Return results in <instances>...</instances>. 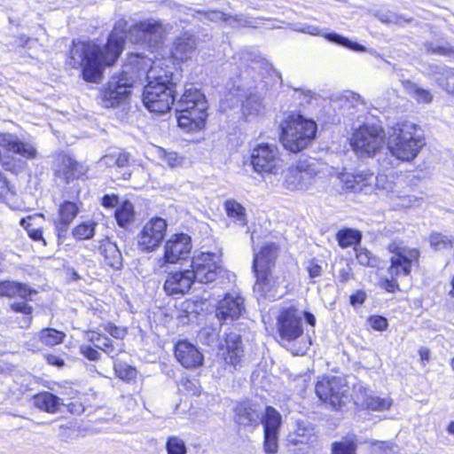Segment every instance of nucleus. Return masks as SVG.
Listing matches in <instances>:
<instances>
[{
	"instance_id": "obj_1",
	"label": "nucleus",
	"mask_w": 454,
	"mask_h": 454,
	"mask_svg": "<svg viewBox=\"0 0 454 454\" xmlns=\"http://www.w3.org/2000/svg\"><path fill=\"white\" fill-rule=\"evenodd\" d=\"M129 30L128 21L121 19L115 22L104 46L90 41H73L68 65L74 68L81 67L85 81L98 82L104 68L114 65L121 53L125 39H129Z\"/></svg>"
},
{
	"instance_id": "obj_2",
	"label": "nucleus",
	"mask_w": 454,
	"mask_h": 454,
	"mask_svg": "<svg viewBox=\"0 0 454 454\" xmlns=\"http://www.w3.org/2000/svg\"><path fill=\"white\" fill-rule=\"evenodd\" d=\"M262 63L252 59L250 64L239 67V74L231 78L227 84L229 95L242 102L241 114L246 121H252L264 114L265 105L259 92H253L262 83L257 69Z\"/></svg>"
},
{
	"instance_id": "obj_3",
	"label": "nucleus",
	"mask_w": 454,
	"mask_h": 454,
	"mask_svg": "<svg viewBox=\"0 0 454 454\" xmlns=\"http://www.w3.org/2000/svg\"><path fill=\"white\" fill-rule=\"evenodd\" d=\"M424 145L417 125L408 121L397 123L388 132L387 141L391 159L379 160L385 168L396 166L399 161H411L416 158Z\"/></svg>"
},
{
	"instance_id": "obj_4",
	"label": "nucleus",
	"mask_w": 454,
	"mask_h": 454,
	"mask_svg": "<svg viewBox=\"0 0 454 454\" xmlns=\"http://www.w3.org/2000/svg\"><path fill=\"white\" fill-rule=\"evenodd\" d=\"M278 247L275 243L263 246L254 254L253 270L256 277L254 292L258 299L274 301L280 297L278 293V278L273 276L271 269L275 266Z\"/></svg>"
},
{
	"instance_id": "obj_5",
	"label": "nucleus",
	"mask_w": 454,
	"mask_h": 454,
	"mask_svg": "<svg viewBox=\"0 0 454 454\" xmlns=\"http://www.w3.org/2000/svg\"><path fill=\"white\" fill-rule=\"evenodd\" d=\"M178 126L187 131L201 129L207 117V101L197 88H185L179 99L175 100Z\"/></svg>"
},
{
	"instance_id": "obj_6",
	"label": "nucleus",
	"mask_w": 454,
	"mask_h": 454,
	"mask_svg": "<svg viewBox=\"0 0 454 454\" xmlns=\"http://www.w3.org/2000/svg\"><path fill=\"white\" fill-rule=\"evenodd\" d=\"M278 332L284 344L294 355H303L311 344L303 336L301 313L295 308L283 309L278 317Z\"/></svg>"
},
{
	"instance_id": "obj_7",
	"label": "nucleus",
	"mask_w": 454,
	"mask_h": 454,
	"mask_svg": "<svg viewBox=\"0 0 454 454\" xmlns=\"http://www.w3.org/2000/svg\"><path fill=\"white\" fill-rule=\"evenodd\" d=\"M281 129L284 147L292 153H297L305 149L314 139L317 124L301 115H292L282 123Z\"/></svg>"
},
{
	"instance_id": "obj_8",
	"label": "nucleus",
	"mask_w": 454,
	"mask_h": 454,
	"mask_svg": "<svg viewBox=\"0 0 454 454\" xmlns=\"http://www.w3.org/2000/svg\"><path fill=\"white\" fill-rule=\"evenodd\" d=\"M171 29L172 26L168 23H163L153 18L146 19L129 27V40L134 43L156 49L163 43Z\"/></svg>"
},
{
	"instance_id": "obj_9",
	"label": "nucleus",
	"mask_w": 454,
	"mask_h": 454,
	"mask_svg": "<svg viewBox=\"0 0 454 454\" xmlns=\"http://www.w3.org/2000/svg\"><path fill=\"white\" fill-rule=\"evenodd\" d=\"M220 254L209 252H202L194 256L192 262V270H190L194 282L223 284L226 272L220 265Z\"/></svg>"
},
{
	"instance_id": "obj_10",
	"label": "nucleus",
	"mask_w": 454,
	"mask_h": 454,
	"mask_svg": "<svg viewBox=\"0 0 454 454\" xmlns=\"http://www.w3.org/2000/svg\"><path fill=\"white\" fill-rule=\"evenodd\" d=\"M137 76L131 66H125L121 73L111 77L106 87L101 93L102 104L105 107H114L124 102Z\"/></svg>"
},
{
	"instance_id": "obj_11",
	"label": "nucleus",
	"mask_w": 454,
	"mask_h": 454,
	"mask_svg": "<svg viewBox=\"0 0 454 454\" xmlns=\"http://www.w3.org/2000/svg\"><path fill=\"white\" fill-rule=\"evenodd\" d=\"M315 390L323 403L335 410H340L349 400V388L340 377L322 378L316 384Z\"/></svg>"
},
{
	"instance_id": "obj_12",
	"label": "nucleus",
	"mask_w": 454,
	"mask_h": 454,
	"mask_svg": "<svg viewBox=\"0 0 454 454\" xmlns=\"http://www.w3.org/2000/svg\"><path fill=\"white\" fill-rule=\"evenodd\" d=\"M384 138L385 133L380 126L364 124L354 132L351 145L361 156H372L381 148Z\"/></svg>"
},
{
	"instance_id": "obj_13",
	"label": "nucleus",
	"mask_w": 454,
	"mask_h": 454,
	"mask_svg": "<svg viewBox=\"0 0 454 454\" xmlns=\"http://www.w3.org/2000/svg\"><path fill=\"white\" fill-rule=\"evenodd\" d=\"M384 175L374 176L369 170H359L355 173H344L340 176L343 190L353 192L370 193L374 189H387Z\"/></svg>"
},
{
	"instance_id": "obj_14",
	"label": "nucleus",
	"mask_w": 454,
	"mask_h": 454,
	"mask_svg": "<svg viewBox=\"0 0 454 454\" xmlns=\"http://www.w3.org/2000/svg\"><path fill=\"white\" fill-rule=\"evenodd\" d=\"M246 313L245 298L237 292L225 294L215 308V316L220 325H234Z\"/></svg>"
},
{
	"instance_id": "obj_15",
	"label": "nucleus",
	"mask_w": 454,
	"mask_h": 454,
	"mask_svg": "<svg viewBox=\"0 0 454 454\" xmlns=\"http://www.w3.org/2000/svg\"><path fill=\"white\" fill-rule=\"evenodd\" d=\"M251 164L255 172L275 174L281 167V159L277 145L261 143L251 153Z\"/></svg>"
},
{
	"instance_id": "obj_16",
	"label": "nucleus",
	"mask_w": 454,
	"mask_h": 454,
	"mask_svg": "<svg viewBox=\"0 0 454 454\" xmlns=\"http://www.w3.org/2000/svg\"><path fill=\"white\" fill-rule=\"evenodd\" d=\"M390 253L393 254L388 268V273L393 278L407 277L411 270V264L417 262L419 252L415 248L401 247L395 242H392L387 247Z\"/></svg>"
},
{
	"instance_id": "obj_17",
	"label": "nucleus",
	"mask_w": 454,
	"mask_h": 454,
	"mask_svg": "<svg viewBox=\"0 0 454 454\" xmlns=\"http://www.w3.org/2000/svg\"><path fill=\"white\" fill-rule=\"evenodd\" d=\"M177 90L146 84L142 99L145 106L152 113L164 114L170 110L176 100Z\"/></svg>"
},
{
	"instance_id": "obj_18",
	"label": "nucleus",
	"mask_w": 454,
	"mask_h": 454,
	"mask_svg": "<svg viewBox=\"0 0 454 454\" xmlns=\"http://www.w3.org/2000/svg\"><path fill=\"white\" fill-rule=\"evenodd\" d=\"M168 62L170 63L166 59L153 62L146 73L147 84L177 90L180 73L173 64Z\"/></svg>"
},
{
	"instance_id": "obj_19",
	"label": "nucleus",
	"mask_w": 454,
	"mask_h": 454,
	"mask_svg": "<svg viewBox=\"0 0 454 454\" xmlns=\"http://www.w3.org/2000/svg\"><path fill=\"white\" fill-rule=\"evenodd\" d=\"M167 230V223L160 217L148 221L137 235V246L143 252L154 251L162 242Z\"/></svg>"
},
{
	"instance_id": "obj_20",
	"label": "nucleus",
	"mask_w": 454,
	"mask_h": 454,
	"mask_svg": "<svg viewBox=\"0 0 454 454\" xmlns=\"http://www.w3.org/2000/svg\"><path fill=\"white\" fill-rule=\"evenodd\" d=\"M316 175V169L311 164L306 160L300 161L286 170L284 184L291 191L307 190L314 184Z\"/></svg>"
},
{
	"instance_id": "obj_21",
	"label": "nucleus",
	"mask_w": 454,
	"mask_h": 454,
	"mask_svg": "<svg viewBox=\"0 0 454 454\" xmlns=\"http://www.w3.org/2000/svg\"><path fill=\"white\" fill-rule=\"evenodd\" d=\"M55 177L67 184L79 179L87 172V168L67 154H59L51 167Z\"/></svg>"
},
{
	"instance_id": "obj_22",
	"label": "nucleus",
	"mask_w": 454,
	"mask_h": 454,
	"mask_svg": "<svg viewBox=\"0 0 454 454\" xmlns=\"http://www.w3.org/2000/svg\"><path fill=\"white\" fill-rule=\"evenodd\" d=\"M192 251V239L188 234L173 235L164 247V260L168 263H176L189 257Z\"/></svg>"
},
{
	"instance_id": "obj_23",
	"label": "nucleus",
	"mask_w": 454,
	"mask_h": 454,
	"mask_svg": "<svg viewBox=\"0 0 454 454\" xmlns=\"http://www.w3.org/2000/svg\"><path fill=\"white\" fill-rule=\"evenodd\" d=\"M192 277L189 270L170 272L164 282L163 289L168 295L184 294L194 283Z\"/></svg>"
},
{
	"instance_id": "obj_24",
	"label": "nucleus",
	"mask_w": 454,
	"mask_h": 454,
	"mask_svg": "<svg viewBox=\"0 0 454 454\" xmlns=\"http://www.w3.org/2000/svg\"><path fill=\"white\" fill-rule=\"evenodd\" d=\"M225 344L226 355L224 356V363L229 365V372H232L240 364L244 356L241 334L232 330L226 333Z\"/></svg>"
},
{
	"instance_id": "obj_25",
	"label": "nucleus",
	"mask_w": 454,
	"mask_h": 454,
	"mask_svg": "<svg viewBox=\"0 0 454 454\" xmlns=\"http://www.w3.org/2000/svg\"><path fill=\"white\" fill-rule=\"evenodd\" d=\"M175 356L185 368H196L202 364L203 356L199 349L187 341H179L175 347Z\"/></svg>"
},
{
	"instance_id": "obj_26",
	"label": "nucleus",
	"mask_w": 454,
	"mask_h": 454,
	"mask_svg": "<svg viewBox=\"0 0 454 454\" xmlns=\"http://www.w3.org/2000/svg\"><path fill=\"white\" fill-rule=\"evenodd\" d=\"M197 49V39L190 33H184L176 38L171 50L172 57L180 61L190 59L193 57Z\"/></svg>"
},
{
	"instance_id": "obj_27",
	"label": "nucleus",
	"mask_w": 454,
	"mask_h": 454,
	"mask_svg": "<svg viewBox=\"0 0 454 454\" xmlns=\"http://www.w3.org/2000/svg\"><path fill=\"white\" fill-rule=\"evenodd\" d=\"M235 412V420L240 426L254 427L260 423L262 411L253 403H241L237 405Z\"/></svg>"
},
{
	"instance_id": "obj_28",
	"label": "nucleus",
	"mask_w": 454,
	"mask_h": 454,
	"mask_svg": "<svg viewBox=\"0 0 454 454\" xmlns=\"http://www.w3.org/2000/svg\"><path fill=\"white\" fill-rule=\"evenodd\" d=\"M206 20L210 21H224L229 27L232 28L255 27L253 20L244 14L231 15L224 13L221 11H209L204 12Z\"/></svg>"
},
{
	"instance_id": "obj_29",
	"label": "nucleus",
	"mask_w": 454,
	"mask_h": 454,
	"mask_svg": "<svg viewBox=\"0 0 454 454\" xmlns=\"http://www.w3.org/2000/svg\"><path fill=\"white\" fill-rule=\"evenodd\" d=\"M331 105L334 110L352 114L350 110L363 106L364 101L359 94L351 90H345L333 94L331 98Z\"/></svg>"
},
{
	"instance_id": "obj_30",
	"label": "nucleus",
	"mask_w": 454,
	"mask_h": 454,
	"mask_svg": "<svg viewBox=\"0 0 454 454\" xmlns=\"http://www.w3.org/2000/svg\"><path fill=\"white\" fill-rule=\"evenodd\" d=\"M37 292L29 286L15 281L4 280L0 282V295L6 297H20L32 300V295Z\"/></svg>"
},
{
	"instance_id": "obj_31",
	"label": "nucleus",
	"mask_w": 454,
	"mask_h": 454,
	"mask_svg": "<svg viewBox=\"0 0 454 454\" xmlns=\"http://www.w3.org/2000/svg\"><path fill=\"white\" fill-rule=\"evenodd\" d=\"M98 250L104 256L105 262L113 269L119 270L122 266V255L118 246L109 238L99 242Z\"/></svg>"
},
{
	"instance_id": "obj_32",
	"label": "nucleus",
	"mask_w": 454,
	"mask_h": 454,
	"mask_svg": "<svg viewBox=\"0 0 454 454\" xmlns=\"http://www.w3.org/2000/svg\"><path fill=\"white\" fill-rule=\"evenodd\" d=\"M429 71L435 82L445 91L454 96V68L432 65L429 67Z\"/></svg>"
},
{
	"instance_id": "obj_33",
	"label": "nucleus",
	"mask_w": 454,
	"mask_h": 454,
	"mask_svg": "<svg viewBox=\"0 0 454 454\" xmlns=\"http://www.w3.org/2000/svg\"><path fill=\"white\" fill-rule=\"evenodd\" d=\"M90 340L96 348L104 351L111 358L116 357L122 352L121 343L115 342L105 335L93 334Z\"/></svg>"
},
{
	"instance_id": "obj_34",
	"label": "nucleus",
	"mask_w": 454,
	"mask_h": 454,
	"mask_svg": "<svg viewBox=\"0 0 454 454\" xmlns=\"http://www.w3.org/2000/svg\"><path fill=\"white\" fill-rule=\"evenodd\" d=\"M34 405L48 413H55L59 410L60 399L50 392H42L33 398Z\"/></svg>"
},
{
	"instance_id": "obj_35",
	"label": "nucleus",
	"mask_w": 454,
	"mask_h": 454,
	"mask_svg": "<svg viewBox=\"0 0 454 454\" xmlns=\"http://www.w3.org/2000/svg\"><path fill=\"white\" fill-rule=\"evenodd\" d=\"M260 421L263 425L264 433L278 434L281 425V416L274 408L270 406L267 407L264 416H262V414L261 415Z\"/></svg>"
},
{
	"instance_id": "obj_36",
	"label": "nucleus",
	"mask_w": 454,
	"mask_h": 454,
	"mask_svg": "<svg viewBox=\"0 0 454 454\" xmlns=\"http://www.w3.org/2000/svg\"><path fill=\"white\" fill-rule=\"evenodd\" d=\"M114 215L118 225L126 228L135 220L133 204L129 200H125L116 208Z\"/></svg>"
},
{
	"instance_id": "obj_37",
	"label": "nucleus",
	"mask_w": 454,
	"mask_h": 454,
	"mask_svg": "<svg viewBox=\"0 0 454 454\" xmlns=\"http://www.w3.org/2000/svg\"><path fill=\"white\" fill-rule=\"evenodd\" d=\"M227 215L232 218L239 225L246 226L247 223L245 207L235 200H228L224 203Z\"/></svg>"
},
{
	"instance_id": "obj_38",
	"label": "nucleus",
	"mask_w": 454,
	"mask_h": 454,
	"mask_svg": "<svg viewBox=\"0 0 454 454\" xmlns=\"http://www.w3.org/2000/svg\"><path fill=\"white\" fill-rule=\"evenodd\" d=\"M403 87L406 92L418 103L429 104L433 100V95L428 90L419 87L411 81H405Z\"/></svg>"
},
{
	"instance_id": "obj_39",
	"label": "nucleus",
	"mask_w": 454,
	"mask_h": 454,
	"mask_svg": "<svg viewBox=\"0 0 454 454\" xmlns=\"http://www.w3.org/2000/svg\"><path fill=\"white\" fill-rule=\"evenodd\" d=\"M43 218V215H28L26 218H21L20 221V224L27 231L28 236L35 241L43 240L45 244V241L43 238V231L40 228H35V222L39 219Z\"/></svg>"
},
{
	"instance_id": "obj_40",
	"label": "nucleus",
	"mask_w": 454,
	"mask_h": 454,
	"mask_svg": "<svg viewBox=\"0 0 454 454\" xmlns=\"http://www.w3.org/2000/svg\"><path fill=\"white\" fill-rule=\"evenodd\" d=\"M317 436L313 433V428L298 427L293 435L289 436V442L293 444H306L307 448L314 444Z\"/></svg>"
},
{
	"instance_id": "obj_41",
	"label": "nucleus",
	"mask_w": 454,
	"mask_h": 454,
	"mask_svg": "<svg viewBox=\"0 0 454 454\" xmlns=\"http://www.w3.org/2000/svg\"><path fill=\"white\" fill-rule=\"evenodd\" d=\"M102 161L108 167L125 168L129 162V154L123 151H114L102 158Z\"/></svg>"
},
{
	"instance_id": "obj_42",
	"label": "nucleus",
	"mask_w": 454,
	"mask_h": 454,
	"mask_svg": "<svg viewBox=\"0 0 454 454\" xmlns=\"http://www.w3.org/2000/svg\"><path fill=\"white\" fill-rule=\"evenodd\" d=\"M336 239L339 246L342 248H346L359 243L361 240V234L357 231L344 229L338 231Z\"/></svg>"
},
{
	"instance_id": "obj_43",
	"label": "nucleus",
	"mask_w": 454,
	"mask_h": 454,
	"mask_svg": "<svg viewBox=\"0 0 454 454\" xmlns=\"http://www.w3.org/2000/svg\"><path fill=\"white\" fill-rule=\"evenodd\" d=\"M65 336L66 335L63 332L53 328H45L41 330L39 333L40 340L43 344L51 347L61 343Z\"/></svg>"
},
{
	"instance_id": "obj_44",
	"label": "nucleus",
	"mask_w": 454,
	"mask_h": 454,
	"mask_svg": "<svg viewBox=\"0 0 454 454\" xmlns=\"http://www.w3.org/2000/svg\"><path fill=\"white\" fill-rule=\"evenodd\" d=\"M325 37L332 43L341 45L345 48L350 49L355 51H366V48L357 43L350 41L348 38L344 37L337 33H329L325 35Z\"/></svg>"
},
{
	"instance_id": "obj_45",
	"label": "nucleus",
	"mask_w": 454,
	"mask_h": 454,
	"mask_svg": "<svg viewBox=\"0 0 454 454\" xmlns=\"http://www.w3.org/2000/svg\"><path fill=\"white\" fill-rule=\"evenodd\" d=\"M114 370L118 378L122 380L130 381L136 379L137 370L126 363L115 362L114 364Z\"/></svg>"
},
{
	"instance_id": "obj_46",
	"label": "nucleus",
	"mask_w": 454,
	"mask_h": 454,
	"mask_svg": "<svg viewBox=\"0 0 454 454\" xmlns=\"http://www.w3.org/2000/svg\"><path fill=\"white\" fill-rule=\"evenodd\" d=\"M96 226L95 222L82 223L73 230V235L79 240L90 239L94 236Z\"/></svg>"
},
{
	"instance_id": "obj_47",
	"label": "nucleus",
	"mask_w": 454,
	"mask_h": 454,
	"mask_svg": "<svg viewBox=\"0 0 454 454\" xmlns=\"http://www.w3.org/2000/svg\"><path fill=\"white\" fill-rule=\"evenodd\" d=\"M59 219L65 223H72L78 214V207L74 202L64 201L59 209Z\"/></svg>"
},
{
	"instance_id": "obj_48",
	"label": "nucleus",
	"mask_w": 454,
	"mask_h": 454,
	"mask_svg": "<svg viewBox=\"0 0 454 454\" xmlns=\"http://www.w3.org/2000/svg\"><path fill=\"white\" fill-rule=\"evenodd\" d=\"M424 48L427 53L435 54L442 57L451 58L453 48L448 43L436 44L432 42L424 43Z\"/></svg>"
},
{
	"instance_id": "obj_49",
	"label": "nucleus",
	"mask_w": 454,
	"mask_h": 454,
	"mask_svg": "<svg viewBox=\"0 0 454 454\" xmlns=\"http://www.w3.org/2000/svg\"><path fill=\"white\" fill-rule=\"evenodd\" d=\"M356 259L361 265L372 268L379 266V259L369 250L363 247L356 248Z\"/></svg>"
},
{
	"instance_id": "obj_50",
	"label": "nucleus",
	"mask_w": 454,
	"mask_h": 454,
	"mask_svg": "<svg viewBox=\"0 0 454 454\" xmlns=\"http://www.w3.org/2000/svg\"><path fill=\"white\" fill-rule=\"evenodd\" d=\"M430 245L435 250H445L452 247L453 240L442 233H433L429 239Z\"/></svg>"
},
{
	"instance_id": "obj_51",
	"label": "nucleus",
	"mask_w": 454,
	"mask_h": 454,
	"mask_svg": "<svg viewBox=\"0 0 454 454\" xmlns=\"http://www.w3.org/2000/svg\"><path fill=\"white\" fill-rule=\"evenodd\" d=\"M356 447L352 441L335 442L332 444V454H356Z\"/></svg>"
},
{
	"instance_id": "obj_52",
	"label": "nucleus",
	"mask_w": 454,
	"mask_h": 454,
	"mask_svg": "<svg viewBox=\"0 0 454 454\" xmlns=\"http://www.w3.org/2000/svg\"><path fill=\"white\" fill-rule=\"evenodd\" d=\"M166 449L168 454H186L184 442L176 436H171L168 439Z\"/></svg>"
},
{
	"instance_id": "obj_53",
	"label": "nucleus",
	"mask_w": 454,
	"mask_h": 454,
	"mask_svg": "<svg viewBox=\"0 0 454 454\" xmlns=\"http://www.w3.org/2000/svg\"><path fill=\"white\" fill-rule=\"evenodd\" d=\"M367 406L373 411H383L388 410L392 405L390 398H380L378 396L369 397L367 399Z\"/></svg>"
},
{
	"instance_id": "obj_54",
	"label": "nucleus",
	"mask_w": 454,
	"mask_h": 454,
	"mask_svg": "<svg viewBox=\"0 0 454 454\" xmlns=\"http://www.w3.org/2000/svg\"><path fill=\"white\" fill-rule=\"evenodd\" d=\"M263 450L265 454H276L278 450V434L264 433Z\"/></svg>"
},
{
	"instance_id": "obj_55",
	"label": "nucleus",
	"mask_w": 454,
	"mask_h": 454,
	"mask_svg": "<svg viewBox=\"0 0 454 454\" xmlns=\"http://www.w3.org/2000/svg\"><path fill=\"white\" fill-rule=\"evenodd\" d=\"M14 153L20 154L27 159H35L36 156V150L28 143H23L20 139L14 149Z\"/></svg>"
},
{
	"instance_id": "obj_56",
	"label": "nucleus",
	"mask_w": 454,
	"mask_h": 454,
	"mask_svg": "<svg viewBox=\"0 0 454 454\" xmlns=\"http://www.w3.org/2000/svg\"><path fill=\"white\" fill-rule=\"evenodd\" d=\"M11 308L15 312H20L26 316L24 318V324L25 326H28L31 323L32 317H30L32 313V307L29 306L27 303L21 301V302H14L11 305ZM24 327V325H22Z\"/></svg>"
},
{
	"instance_id": "obj_57",
	"label": "nucleus",
	"mask_w": 454,
	"mask_h": 454,
	"mask_svg": "<svg viewBox=\"0 0 454 454\" xmlns=\"http://www.w3.org/2000/svg\"><path fill=\"white\" fill-rule=\"evenodd\" d=\"M19 138L16 135L10 133H0V146L7 151L14 152Z\"/></svg>"
},
{
	"instance_id": "obj_58",
	"label": "nucleus",
	"mask_w": 454,
	"mask_h": 454,
	"mask_svg": "<svg viewBox=\"0 0 454 454\" xmlns=\"http://www.w3.org/2000/svg\"><path fill=\"white\" fill-rule=\"evenodd\" d=\"M97 349L90 345H82L80 347L81 354L90 361H98L100 359L101 355Z\"/></svg>"
},
{
	"instance_id": "obj_59",
	"label": "nucleus",
	"mask_w": 454,
	"mask_h": 454,
	"mask_svg": "<svg viewBox=\"0 0 454 454\" xmlns=\"http://www.w3.org/2000/svg\"><path fill=\"white\" fill-rule=\"evenodd\" d=\"M306 270L310 278L320 277L323 273L322 266L315 259L308 262Z\"/></svg>"
},
{
	"instance_id": "obj_60",
	"label": "nucleus",
	"mask_w": 454,
	"mask_h": 454,
	"mask_svg": "<svg viewBox=\"0 0 454 454\" xmlns=\"http://www.w3.org/2000/svg\"><path fill=\"white\" fill-rule=\"evenodd\" d=\"M369 324L372 328L377 331H384L387 327V320L381 316H372L369 318Z\"/></svg>"
},
{
	"instance_id": "obj_61",
	"label": "nucleus",
	"mask_w": 454,
	"mask_h": 454,
	"mask_svg": "<svg viewBox=\"0 0 454 454\" xmlns=\"http://www.w3.org/2000/svg\"><path fill=\"white\" fill-rule=\"evenodd\" d=\"M119 198L115 194H106L101 199V205L106 208H114L118 206Z\"/></svg>"
},
{
	"instance_id": "obj_62",
	"label": "nucleus",
	"mask_w": 454,
	"mask_h": 454,
	"mask_svg": "<svg viewBox=\"0 0 454 454\" xmlns=\"http://www.w3.org/2000/svg\"><path fill=\"white\" fill-rule=\"evenodd\" d=\"M184 385L185 389L192 395H197L200 394V387L199 386L198 380H187Z\"/></svg>"
},
{
	"instance_id": "obj_63",
	"label": "nucleus",
	"mask_w": 454,
	"mask_h": 454,
	"mask_svg": "<svg viewBox=\"0 0 454 454\" xmlns=\"http://www.w3.org/2000/svg\"><path fill=\"white\" fill-rule=\"evenodd\" d=\"M366 299V294L364 291H357L356 294L350 296V304L352 306H356L358 304H363Z\"/></svg>"
},
{
	"instance_id": "obj_64",
	"label": "nucleus",
	"mask_w": 454,
	"mask_h": 454,
	"mask_svg": "<svg viewBox=\"0 0 454 454\" xmlns=\"http://www.w3.org/2000/svg\"><path fill=\"white\" fill-rule=\"evenodd\" d=\"M165 160L170 167H176L181 163V159L176 153H168L165 155Z\"/></svg>"
}]
</instances>
